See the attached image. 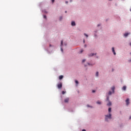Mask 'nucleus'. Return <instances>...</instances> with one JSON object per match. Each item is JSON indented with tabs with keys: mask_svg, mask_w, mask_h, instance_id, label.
I'll return each instance as SVG.
<instances>
[{
	"mask_svg": "<svg viewBox=\"0 0 131 131\" xmlns=\"http://www.w3.org/2000/svg\"><path fill=\"white\" fill-rule=\"evenodd\" d=\"M111 114H109V115H105V121H108V119H111Z\"/></svg>",
	"mask_w": 131,
	"mask_h": 131,
	"instance_id": "f257e3e1",
	"label": "nucleus"
},
{
	"mask_svg": "<svg viewBox=\"0 0 131 131\" xmlns=\"http://www.w3.org/2000/svg\"><path fill=\"white\" fill-rule=\"evenodd\" d=\"M58 89H62V83L60 82L57 84Z\"/></svg>",
	"mask_w": 131,
	"mask_h": 131,
	"instance_id": "f03ea898",
	"label": "nucleus"
},
{
	"mask_svg": "<svg viewBox=\"0 0 131 131\" xmlns=\"http://www.w3.org/2000/svg\"><path fill=\"white\" fill-rule=\"evenodd\" d=\"M69 102V98H67L64 99V103H68Z\"/></svg>",
	"mask_w": 131,
	"mask_h": 131,
	"instance_id": "7ed1b4c3",
	"label": "nucleus"
},
{
	"mask_svg": "<svg viewBox=\"0 0 131 131\" xmlns=\"http://www.w3.org/2000/svg\"><path fill=\"white\" fill-rule=\"evenodd\" d=\"M112 50L114 55H116V53L115 52V50H114V47H113Z\"/></svg>",
	"mask_w": 131,
	"mask_h": 131,
	"instance_id": "20e7f679",
	"label": "nucleus"
},
{
	"mask_svg": "<svg viewBox=\"0 0 131 131\" xmlns=\"http://www.w3.org/2000/svg\"><path fill=\"white\" fill-rule=\"evenodd\" d=\"M126 103L127 106L129 104V99L128 98L126 100Z\"/></svg>",
	"mask_w": 131,
	"mask_h": 131,
	"instance_id": "39448f33",
	"label": "nucleus"
},
{
	"mask_svg": "<svg viewBox=\"0 0 131 131\" xmlns=\"http://www.w3.org/2000/svg\"><path fill=\"white\" fill-rule=\"evenodd\" d=\"M94 55H97V53H95H95H91L89 55V56L92 57V56H94Z\"/></svg>",
	"mask_w": 131,
	"mask_h": 131,
	"instance_id": "423d86ee",
	"label": "nucleus"
},
{
	"mask_svg": "<svg viewBox=\"0 0 131 131\" xmlns=\"http://www.w3.org/2000/svg\"><path fill=\"white\" fill-rule=\"evenodd\" d=\"M112 105V103H111V102L108 101V103L107 104V106H111Z\"/></svg>",
	"mask_w": 131,
	"mask_h": 131,
	"instance_id": "0eeeda50",
	"label": "nucleus"
},
{
	"mask_svg": "<svg viewBox=\"0 0 131 131\" xmlns=\"http://www.w3.org/2000/svg\"><path fill=\"white\" fill-rule=\"evenodd\" d=\"M128 34H129V33H126L124 34V36H125V37H126V36H127L128 35Z\"/></svg>",
	"mask_w": 131,
	"mask_h": 131,
	"instance_id": "6e6552de",
	"label": "nucleus"
},
{
	"mask_svg": "<svg viewBox=\"0 0 131 131\" xmlns=\"http://www.w3.org/2000/svg\"><path fill=\"white\" fill-rule=\"evenodd\" d=\"M71 25L72 26H75V22L72 21Z\"/></svg>",
	"mask_w": 131,
	"mask_h": 131,
	"instance_id": "1a4fd4ad",
	"label": "nucleus"
},
{
	"mask_svg": "<svg viewBox=\"0 0 131 131\" xmlns=\"http://www.w3.org/2000/svg\"><path fill=\"white\" fill-rule=\"evenodd\" d=\"M115 90V87H112V91H113V93H114V90Z\"/></svg>",
	"mask_w": 131,
	"mask_h": 131,
	"instance_id": "9d476101",
	"label": "nucleus"
},
{
	"mask_svg": "<svg viewBox=\"0 0 131 131\" xmlns=\"http://www.w3.org/2000/svg\"><path fill=\"white\" fill-rule=\"evenodd\" d=\"M125 90H126V86H123L122 90L125 91Z\"/></svg>",
	"mask_w": 131,
	"mask_h": 131,
	"instance_id": "9b49d317",
	"label": "nucleus"
},
{
	"mask_svg": "<svg viewBox=\"0 0 131 131\" xmlns=\"http://www.w3.org/2000/svg\"><path fill=\"white\" fill-rule=\"evenodd\" d=\"M62 78H63V76H62V75L59 76V79L61 80V79H62Z\"/></svg>",
	"mask_w": 131,
	"mask_h": 131,
	"instance_id": "f8f14e48",
	"label": "nucleus"
},
{
	"mask_svg": "<svg viewBox=\"0 0 131 131\" xmlns=\"http://www.w3.org/2000/svg\"><path fill=\"white\" fill-rule=\"evenodd\" d=\"M96 103H97V104H98L99 105H101V104H102L101 101H97Z\"/></svg>",
	"mask_w": 131,
	"mask_h": 131,
	"instance_id": "ddd939ff",
	"label": "nucleus"
},
{
	"mask_svg": "<svg viewBox=\"0 0 131 131\" xmlns=\"http://www.w3.org/2000/svg\"><path fill=\"white\" fill-rule=\"evenodd\" d=\"M84 35H85V36L86 37H89V36L88 35V34H86L85 33L84 34Z\"/></svg>",
	"mask_w": 131,
	"mask_h": 131,
	"instance_id": "4468645a",
	"label": "nucleus"
},
{
	"mask_svg": "<svg viewBox=\"0 0 131 131\" xmlns=\"http://www.w3.org/2000/svg\"><path fill=\"white\" fill-rule=\"evenodd\" d=\"M108 95H112V92H111V91H109Z\"/></svg>",
	"mask_w": 131,
	"mask_h": 131,
	"instance_id": "2eb2a0df",
	"label": "nucleus"
},
{
	"mask_svg": "<svg viewBox=\"0 0 131 131\" xmlns=\"http://www.w3.org/2000/svg\"><path fill=\"white\" fill-rule=\"evenodd\" d=\"M108 112H111V107L108 108Z\"/></svg>",
	"mask_w": 131,
	"mask_h": 131,
	"instance_id": "dca6fc26",
	"label": "nucleus"
},
{
	"mask_svg": "<svg viewBox=\"0 0 131 131\" xmlns=\"http://www.w3.org/2000/svg\"><path fill=\"white\" fill-rule=\"evenodd\" d=\"M75 83H76V84H78V81L75 80Z\"/></svg>",
	"mask_w": 131,
	"mask_h": 131,
	"instance_id": "f3484780",
	"label": "nucleus"
},
{
	"mask_svg": "<svg viewBox=\"0 0 131 131\" xmlns=\"http://www.w3.org/2000/svg\"><path fill=\"white\" fill-rule=\"evenodd\" d=\"M96 76H99V72H96Z\"/></svg>",
	"mask_w": 131,
	"mask_h": 131,
	"instance_id": "a211bd4d",
	"label": "nucleus"
},
{
	"mask_svg": "<svg viewBox=\"0 0 131 131\" xmlns=\"http://www.w3.org/2000/svg\"><path fill=\"white\" fill-rule=\"evenodd\" d=\"M66 93V92L62 91V95H64V94H65Z\"/></svg>",
	"mask_w": 131,
	"mask_h": 131,
	"instance_id": "6ab92c4d",
	"label": "nucleus"
},
{
	"mask_svg": "<svg viewBox=\"0 0 131 131\" xmlns=\"http://www.w3.org/2000/svg\"><path fill=\"white\" fill-rule=\"evenodd\" d=\"M61 46H63V40L61 41Z\"/></svg>",
	"mask_w": 131,
	"mask_h": 131,
	"instance_id": "aec40b11",
	"label": "nucleus"
},
{
	"mask_svg": "<svg viewBox=\"0 0 131 131\" xmlns=\"http://www.w3.org/2000/svg\"><path fill=\"white\" fill-rule=\"evenodd\" d=\"M106 101H109V97L108 96L107 97Z\"/></svg>",
	"mask_w": 131,
	"mask_h": 131,
	"instance_id": "412c9836",
	"label": "nucleus"
},
{
	"mask_svg": "<svg viewBox=\"0 0 131 131\" xmlns=\"http://www.w3.org/2000/svg\"><path fill=\"white\" fill-rule=\"evenodd\" d=\"M43 18H44V19H47V16L44 15V16H43Z\"/></svg>",
	"mask_w": 131,
	"mask_h": 131,
	"instance_id": "4be33fe9",
	"label": "nucleus"
},
{
	"mask_svg": "<svg viewBox=\"0 0 131 131\" xmlns=\"http://www.w3.org/2000/svg\"><path fill=\"white\" fill-rule=\"evenodd\" d=\"M84 62H85V59H83V60H82V62L83 63Z\"/></svg>",
	"mask_w": 131,
	"mask_h": 131,
	"instance_id": "5701e85b",
	"label": "nucleus"
},
{
	"mask_svg": "<svg viewBox=\"0 0 131 131\" xmlns=\"http://www.w3.org/2000/svg\"><path fill=\"white\" fill-rule=\"evenodd\" d=\"M95 90H93V91H92V93H95Z\"/></svg>",
	"mask_w": 131,
	"mask_h": 131,
	"instance_id": "b1692460",
	"label": "nucleus"
},
{
	"mask_svg": "<svg viewBox=\"0 0 131 131\" xmlns=\"http://www.w3.org/2000/svg\"><path fill=\"white\" fill-rule=\"evenodd\" d=\"M61 52H63V49L62 48H61Z\"/></svg>",
	"mask_w": 131,
	"mask_h": 131,
	"instance_id": "393cba45",
	"label": "nucleus"
},
{
	"mask_svg": "<svg viewBox=\"0 0 131 131\" xmlns=\"http://www.w3.org/2000/svg\"><path fill=\"white\" fill-rule=\"evenodd\" d=\"M52 3H54L55 2V0H52Z\"/></svg>",
	"mask_w": 131,
	"mask_h": 131,
	"instance_id": "a878e982",
	"label": "nucleus"
},
{
	"mask_svg": "<svg viewBox=\"0 0 131 131\" xmlns=\"http://www.w3.org/2000/svg\"><path fill=\"white\" fill-rule=\"evenodd\" d=\"M60 20H62V17H60Z\"/></svg>",
	"mask_w": 131,
	"mask_h": 131,
	"instance_id": "bb28decb",
	"label": "nucleus"
},
{
	"mask_svg": "<svg viewBox=\"0 0 131 131\" xmlns=\"http://www.w3.org/2000/svg\"><path fill=\"white\" fill-rule=\"evenodd\" d=\"M83 52V50H81V53H82Z\"/></svg>",
	"mask_w": 131,
	"mask_h": 131,
	"instance_id": "cd10ccee",
	"label": "nucleus"
},
{
	"mask_svg": "<svg viewBox=\"0 0 131 131\" xmlns=\"http://www.w3.org/2000/svg\"><path fill=\"white\" fill-rule=\"evenodd\" d=\"M84 42H85V41L84 40V39L83 40V43H84Z\"/></svg>",
	"mask_w": 131,
	"mask_h": 131,
	"instance_id": "c85d7f7f",
	"label": "nucleus"
},
{
	"mask_svg": "<svg viewBox=\"0 0 131 131\" xmlns=\"http://www.w3.org/2000/svg\"><path fill=\"white\" fill-rule=\"evenodd\" d=\"M85 48H86V45H84Z\"/></svg>",
	"mask_w": 131,
	"mask_h": 131,
	"instance_id": "c756f323",
	"label": "nucleus"
},
{
	"mask_svg": "<svg viewBox=\"0 0 131 131\" xmlns=\"http://www.w3.org/2000/svg\"><path fill=\"white\" fill-rule=\"evenodd\" d=\"M66 4H68V2H66Z\"/></svg>",
	"mask_w": 131,
	"mask_h": 131,
	"instance_id": "7c9ffc66",
	"label": "nucleus"
},
{
	"mask_svg": "<svg viewBox=\"0 0 131 131\" xmlns=\"http://www.w3.org/2000/svg\"><path fill=\"white\" fill-rule=\"evenodd\" d=\"M82 131H86L85 129H83Z\"/></svg>",
	"mask_w": 131,
	"mask_h": 131,
	"instance_id": "2f4dec72",
	"label": "nucleus"
},
{
	"mask_svg": "<svg viewBox=\"0 0 131 131\" xmlns=\"http://www.w3.org/2000/svg\"><path fill=\"white\" fill-rule=\"evenodd\" d=\"M100 26V25H97L98 27H99V26Z\"/></svg>",
	"mask_w": 131,
	"mask_h": 131,
	"instance_id": "473e14b6",
	"label": "nucleus"
},
{
	"mask_svg": "<svg viewBox=\"0 0 131 131\" xmlns=\"http://www.w3.org/2000/svg\"><path fill=\"white\" fill-rule=\"evenodd\" d=\"M129 119H131V116H130V117H129Z\"/></svg>",
	"mask_w": 131,
	"mask_h": 131,
	"instance_id": "72a5a7b5",
	"label": "nucleus"
},
{
	"mask_svg": "<svg viewBox=\"0 0 131 131\" xmlns=\"http://www.w3.org/2000/svg\"><path fill=\"white\" fill-rule=\"evenodd\" d=\"M50 47H52V45H50Z\"/></svg>",
	"mask_w": 131,
	"mask_h": 131,
	"instance_id": "f704fd0d",
	"label": "nucleus"
},
{
	"mask_svg": "<svg viewBox=\"0 0 131 131\" xmlns=\"http://www.w3.org/2000/svg\"><path fill=\"white\" fill-rule=\"evenodd\" d=\"M65 13H67V11H66Z\"/></svg>",
	"mask_w": 131,
	"mask_h": 131,
	"instance_id": "c9c22d12",
	"label": "nucleus"
},
{
	"mask_svg": "<svg viewBox=\"0 0 131 131\" xmlns=\"http://www.w3.org/2000/svg\"><path fill=\"white\" fill-rule=\"evenodd\" d=\"M88 65H90V63H88Z\"/></svg>",
	"mask_w": 131,
	"mask_h": 131,
	"instance_id": "e433bc0d",
	"label": "nucleus"
}]
</instances>
